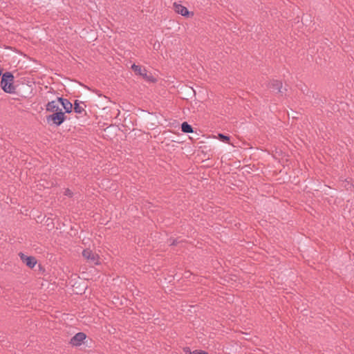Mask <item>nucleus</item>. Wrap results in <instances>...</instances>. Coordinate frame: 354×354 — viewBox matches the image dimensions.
Returning a JSON list of instances; mask_svg holds the SVG:
<instances>
[{"instance_id": "obj_12", "label": "nucleus", "mask_w": 354, "mask_h": 354, "mask_svg": "<svg viewBox=\"0 0 354 354\" xmlns=\"http://www.w3.org/2000/svg\"><path fill=\"white\" fill-rule=\"evenodd\" d=\"M274 85L276 86V88L279 91H280V89H281V86H282L281 82H279V81H274Z\"/></svg>"}, {"instance_id": "obj_14", "label": "nucleus", "mask_w": 354, "mask_h": 354, "mask_svg": "<svg viewBox=\"0 0 354 354\" xmlns=\"http://www.w3.org/2000/svg\"><path fill=\"white\" fill-rule=\"evenodd\" d=\"M202 351L195 350L194 351H189V354H201Z\"/></svg>"}, {"instance_id": "obj_17", "label": "nucleus", "mask_w": 354, "mask_h": 354, "mask_svg": "<svg viewBox=\"0 0 354 354\" xmlns=\"http://www.w3.org/2000/svg\"><path fill=\"white\" fill-rule=\"evenodd\" d=\"M171 244H173V245H176V243L175 241H174Z\"/></svg>"}, {"instance_id": "obj_3", "label": "nucleus", "mask_w": 354, "mask_h": 354, "mask_svg": "<svg viewBox=\"0 0 354 354\" xmlns=\"http://www.w3.org/2000/svg\"><path fill=\"white\" fill-rule=\"evenodd\" d=\"M131 69L136 75L142 77L145 80L148 82H153L156 81V79L151 75H148L145 68H142L139 65L133 64L131 66Z\"/></svg>"}, {"instance_id": "obj_8", "label": "nucleus", "mask_w": 354, "mask_h": 354, "mask_svg": "<svg viewBox=\"0 0 354 354\" xmlns=\"http://www.w3.org/2000/svg\"><path fill=\"white\" fill-rule=\"evenodd\" d=\"M46 110L50 112L56 113L62 111L60 108L58 99L49 102L46 105Z\"/></svg>"}, {"instance_id": "obj_16", "label": "nucleus", "mask_w": 354, "mask_h": 354, "mask_svg": "<svg viewBox=\"0 0 354 354\" xmlns=\"http://www.w3.org/2000/svg\"><path fill=\"white\" fill-rule=\"evenodd\" d=\"M201 354H208V353L205 351H202Z\"/></svg>"}, {"instance_id": "obj_1", "label": "nucleus", "mask_w": 354, "mask_h": 354, "mask_svg": "<svg viewBox=\"0 0 354 354\" xmlns=\"http://www.w3.org/2000/svg\"><path fill=\"white\" fill-rule=\"evenodd\" d=\"M14 76L10 72H6L2 75L1 80V86L3 91L8 93H13L15 92V86H13Z\"/></svg>"}, {"instance_id": "obj_10", "label": "nucleus", "mask_w": 354, "mask_h": 354, "mask_svg": "<svg viewBox=\"0 0 354 354\" xmlns=\"http://www.w3.org/2000/svg\"><path fill=\"white\" fill-rule=\"evenodd\" d=\"M86 105L83 102H80L79 100H75L74 102V111L75 113L82 114L85 111Z\"/></svg>"}, {"instance_id": "obj_11", "label": "nucleus", "mask_w": 354, "mask_h": 354, "mask_svg": "<svg viewBox=\"0 0 354 354\" xmlns=\"http://www.w3.org/2000/svg\"><path fill=\"white\" fill-rule=\"evenodd\" d=\"M181 129L184 133H192L193 132V129L191 125H189L187 122H185L181 125Z\"/></svg>"}, {"instance_id": "obj_9", "label": "nucleus", "mask_w": 354, "mask_h": 354, "mask_svg": "<svg viewBox=\"0 0 354 354\" xmlns=\"http://www.w3.org/2000/svg\"><path fill=\"white\" fill-rule=\"evenodd\" d=\"M58 101L59 106L61 105L62 108L65 110L66 113H71L73 109V104L70 102L67 99H64L62 97H58Z\"/></svg>"}, {"instance_id": "obj_4", "label": "nucleus", "mask_w": 354, "mask_h": 354, "mask_svg": "<svg viewBox=\"0 0 354 354\" xmlns=\"http://www.w3.org/2000/svg\"><path fill=\"white\" fill-rule=\"evenodd\" d=\"M83 257L89 261L91 263L98 265L100 264V258L97 254L93 253L91 250L86 249L82 252Z\"/></svg>"}, {"instance_id": "obj_7", "label": "nucleus", "mask_w": 354, "mask_h": 354, "mask_svg": "<svg viewBox=\"0 0 354 354\" xmlns=\"http://www.w3.org/2000/svg\"><path fill=\"white\" fill-rule=\"evenodd\" d=\"M21 260L29 268H32L37 263V260L33 257H28L23 253L19 254Z\"/></svg>"}, {"instance_id": "obj_15", "label": "nucleus", "mask_w": 354, "mask_h": 354, "mask_svg": "<svg viewBox=\"0 0 354 354\" xmlns=\"http://www.w3.org/2000/svg\"><path fill=\"white\" fill-rule=\"evenodd\" d=\"M65 195L68 196H72L71 191L70 189H66Z\"/></svg>"}, {"instance_id": "obj_6", "label": "nucleus", "mask_w": 354, "mask_h": 354, "mask_svg": "<svg viewBox=\"0 0 354 354\" xmlns=\"http://www.w3.org/2000/svg\"><path fill=\"white\" fill-rule=\"evenodd\" d=\"M86 338V335L84 333H77L71 339L70 344L75 346H79L83 344Z\"/></svg>"}, {"instance_id": "obj_13", "label": "nucleus", "mask_w": 354, "mask_h": 354, "mask_svg": "<svg viewBox=\"0 0 354 354\" xmlns=\"http://www.w3.org/2000/svg\"><path fill=\"white\" fill-rule=\"evenodd\" d=\"M218 136H219V137L221 138V139L223 142H228V141H229V140H230L229 137H227V136H224V135H223V134H221V133H220Z\"/></svg>"}, {"instance_id": "obj_5", "label": "nucleus", "mask_w": 354, "mask_h": 354, "mask_svg": "<svg viewBox=\"0 0 354 354\" xmlns=\"http://www.w3.org/2000/svg\"><path fill=\"white\" fill-rule=\"evenodd\" d=\"M174 9L176 13L187 18L194 15V13L192 12H189L186 7L176 2L174 3Z\"/></svg>"}, {"instance_id": "obj_2", "label": "nucleus", "mask_w": 354, "mask_h": 354, "mask_svg": "<svg viewBox=\"0 0 354 354\" xmlns=\"http://www.w3.org/2000/svg\"><path fill=\"white\" fill-rule=\"evenodd\" d=\"M65 120V115L62 111L59 112L53 113L46 117V121L50 124H54L55 126L61 125Z\"/></svg>"}]
</instances>
